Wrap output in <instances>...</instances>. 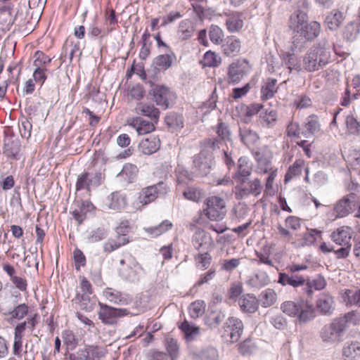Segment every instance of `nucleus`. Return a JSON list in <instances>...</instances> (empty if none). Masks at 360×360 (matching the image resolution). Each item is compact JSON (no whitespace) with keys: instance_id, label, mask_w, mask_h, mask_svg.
Masks as SVG:
<instances>
[{"instance_id":"nucleus-58","label":"nucleus","mask_w":360,"mask_h":360,"mask_svg":"<svg viewBox=\"0 0 360 360\" xmlns=\"http://www.w3.org/2000/svg\"><path fill=\"white\" fill-rule=\"evenodd\" d=\"M28 306L23 303L20 304L16 306L11 311L9 312V314L12 318L16 319H22L25 316H26L28 314Z\"/></svg>"},{"instance_id":"nucleus-33","label":"nucleus","mask_w":360,"mask_h":360,"mask_svg":"<svg viewBox=\"0 0 360 360\" xmlns=\"http://www.w3.org/2000/svg\"><path fill=\"white\" fill-rule=\"evenodd\" d=\"M175 58V55L170 51L169 53L157 56L153 61V64L157 70H166L171 67Z\"/></svg>"},{"instance_id":"nucleus-41","label":"nucleus","mask_w":360,"mask_h":360,"mask_svg":"<svg viewBox=\"0 0 360 360\" xmlns=\"http://www.w3.org/2000/svg\"><path fill=\"white\" fill-rule=\"evenodd\" d=\"M345 125L347 134L358 136L360 134V122L352 113L346 116Z\"/></svg>"},{"instance_id":"nucleus-52","label":"nucleus","mask_w":360,"mask_h":360,"mask_svg":"<svg viewBox=\"0 0 360 360\" xmlns=\"http://www.w3.org/2000/svg\"><path fill=\"white\" fill-rule=\"evenodd\" d=\"M104 295L109 301L114 303L122 304L127 303L126 299L122 297V294L112 288L106 289L104 291Z\"/></svg>"},{"instance_id":"nucleus-47","label":"nucleus","mask_w":360,"mask_h":360,"mask_svg":"<svg viewBox=\"0 0 360 360\" xmlns=\"http://www.w3.org/2000/svg\"><path fill=\"white\" fill-rule=\"evenodd\" d=\"M277 298V295L272 289H266L260 294V301L263 307H269L273 305Z\"/></svg>"},{"instance_id":"nucleus-62","label":"nucleus","mask_w":360,"mask_h":360,"mask_svg":"<svg viewBox=\"0 0 360 360\" xmlns=\"http://www.w3.org/2000/svg\"><path fill=\"white\" fill-rule=\"evenodd\" d=\"M301 131L302 129H300L299 124L292 121L288 124L285 134L290 138L299 139L302 134Z\"/></svg>"},{"instance_id":"nucleus-64","label":"nucleus","mask_w":360,"mask_h":360,"mask_svg":"<svg viewBox=\"0 0 360 360\" xmlns=\"http://www.w3.org/2000/svg\"><path fill=\"white\" fill-rule=\"evenodd\" d=\"M218 352L214 347H208L200 353L201 360H218Z\"/></svg>"},{"instance_id":"nucleus-14","label":"nucleus","mask_w":360,"mask_h":360,"mask_svg":"<svg viewBox=\"0 0 360 360\" xmlns=\"http://www.w3.org/2000/svg\"><path fill=\"white\" fill-rule=\"evenodd\" d=\"M156 123L152 120H146L141 117H133L128 121L129 125L133 127L139 135H144L153 131Z\"/></svg>"},{"instance_id":"nucleus-34","label":"nucleus","mask_w":360,"mask_h":360,"mask_svg":"<svg viewBox=\"0 0 360 360\" xmlns=\"http://www.w3.org/2000/svg\"><path fill=\"white\" fill-rule=\"evenodd\" d=\"M158 190L157 186H151L142 189L139 193V201L143 205L153 202L158 197Z\"/></svg>"},{"instance_id":"nucleus-18","label":"nucleus","mask_w":360,"mask_h":360,"mask_svg":"<svg viewBox=\"0 0 360 360\" xmlns=\"http://www.w3.org/2000/svg\"><path fill=\"white\" fill-rule=\"evenodd\" d=\"M315 310L311 303L301 300V307H300L299 314L296 316L299 323L304 324L312 321L316 316Z\"/></svg>"},{"instance_id":"nucleus-54","label":"nucleus","mask_w":360,"mask_h":360,"mask_svg":"<svg viewBox=\"0 0 360 360\" xmlns=\"http://www.w3.org/2000/svg\"><path fill=\"white\" fill-rule=\"evenodd\" d=\"M205 305L203 301H195L189 307V314L191 318L197 319L205 311Z\"/></svg>"},{"instance_id":"nucleus-59","label":"nucleus","mask_w":360,"mask_h":360,"mask_svg":"<svg viewBox=\"0 0 360 360\" xmlns=\"http://www.w3.org/2000/svg\"><path fill=\"white\" fill-rule=\"evenodd\" d=\"M96 352L91 348L79 349L73 360H94Z\"/></svg>"},{"instance_id":"nucleus-55","label":"nucleus","mask_w":360,"mask_h":360,"mask_svg":"<svg viewBox=\"0 0 360 360\" xmlns=\"http://www.w3.org/2000/svg\"><path fill=\"white\" fill-rule=\"evenodd\" d=\"M167 352L169 353L171 359L174 360L177 358L179 354V346L177 340L172 338H167L165 342Z\"/></svg>"},{"instance_id":"nucleus-20","label":"nucleus","mask_w":360,"mask_h":360,"mask_svg":"<svg viewBox=\"0 0 360 360\" xmlns=\"http://www.w3.org/2000/svg\"><path fill=\"white\" fill-rule=\"evenodd\" d=\"M321 124L317 116L311 115L307 117L302 127V134L305 138H310L320 131Z\"/></svg>"},{"instance_id":"nucleus-61","label":"nucleus","mask_w":360,"mask_h":360,"mask_svg":"<svg viewBox=\"0 0 360 360\" xmlns=\"http://www.w3.org/2000/svg\"><path fill=\"white\" fill-rule=\"evenodd\" d=\"M34 58V65L35 67L45 68L44 66L51 61V59L48 56L40 51L35 52Z\"/></svg>"},{"instance_id":"nucleus-57","label":"nucleus","mask_w":360,"mask_h":360,"mask_svg":"<svg viewBox=\"0 0 360 360\" xmlns=\"http://www.w3.org/2000/svg\"><path fill=\"white\" fill-rule=\"evenodd\" d=\"M359 32V27L356 23H349L343 32L344 37L348 41H353L356 39Z\"/></svg>"},{"instance_id":"nucleus-12","label":"nucleus","mask_w":360,"mask_h":360,"mask_svg":"<svg viewBox=\"0 0 360 360\" xmlns=\"http://www.w3.org/2000/svg\"><path fill=\"white\" fill-rule=\"evenodd\" d=\"M354 198L355 195L349 193L336 202L334 207L336 217H345L354 210L356 205Z\"/></svg>"},{"instance_id":"nucleus-49","label":"nucleus","mask_w":360,"mask_h":360,"mask_svg":"<svg viewBox=\"0 0 360 360\" xmlns=\"http://www.w3.org/2000/svg\"><path fill=\"white\" fill-rule=\"evenodd\" d=\"M172 227V224L169 220H165L161 222L158 226L149 227L146 229V231L150 233L153 235L154 236H160L165 232L169 231Z\"/></svg>"},{"instance_id":"nucleus-63","label":"nucleus","mask_w":360,"mask_h":360,"mask_svg":"<svg viewBox=\"0 0 360 360\" xmlns=\"http://www.w3.org/2000/svg\"><path fill=\"white\" fill-rule=\"evenodd\" d=\"M108 231L103 227H98L92 231L89 236V240L91 243L98 242L106 238Z\"/></svg>"},{"instance_id":"nucleus-43","label":"nucleus","mask_w":360,"mask_h":360,"mask_svg":"<svg viewBox=\"0 0 360 360\" xmlns=\"http://www.w3.org/2000/svg\"><path fill=\"white\" fill-rule=\"evenodd\" d=\"M300 307H301V300L297 302L286 301L281 305V311L291 317L297 316Z\"/></svg>"},{"instance_id":"nucleus-13","label":"nucleus","mask_w":360,"mask_h":360,"mask_svg":"<svg viewBox=\"0 0 360 360\" xmlns=\"http://www.w3.org/2000/svg\"><path fill=\"white\" fill-rule=\"evenodd\" d=\"M316 309L321 315L330 316L335 309L333 297L328 293L320 294L316 301Z\"/></svg>"},{"instance_id":"nucleus-11","label":"nucleus","mask_w":360,"mask_h":360,"mask_svg":"<svg viewBox=\"0 0 360 360\" xmlns=\"http://www.w3.org/2000/svg\"><path fill=\"white\" fill-rule=\"evenodd\" d=\"M20 142L13 134L6 135L4 140L3 153L11 160L20 159Z\"/></svg>"},{"instance_id":"nucleus-3","label":"nucleus","mask_w":360,"mask_h":360,"mask_svg":"<svg viewBox=\"0 0 360 360\" xmlns=\"http://www.w3.org/2000/svg\"><path fill=\"white\" fill-rule=\"evenodd\" d=\"M351 316L352 314L348 313L343 316L333 319L330 323L323 326L320 330V338L322 341L330 345L341 342L347 328V323Z\"/></svg>"},{"instance_id":"nucleus-22","label":"nucleus","mask_w":360,"mask_h":360,"mask_svg":"<svg viewBox=\"0 0 360 360\" xmlns=\"http://www.w3.org/2000/svg\"><path fill=\"white\" fill-rule=\"evenodd\" d=\"M238 305L243 313L252 314L258 309L259 301L255 295L246 294L239 298Z\"/></svg>"},{"instance_id":"nucleus-6","label":"nucleus","mask_w":360,"mask_h":360,"mask_svg":"<svg viewBox=\"0 0 360 360\" xmlns=\"http://www.w3.org/2000/svg\"><path fill=\"white\" fill-rule=\"evenodd\" d=\"M320 24L312 21L293 33V43L296 47H302L308 41L315 39L320 33Z\"/></svg>"},{"instance_id":"nucleus-5","label":"nucleus","mask_w":360,"mask_h":360,"mask_svg":"<svg viewBox=\"0 0 360 360\" xmlns=\"http://www.w3.org/2000/svg\"><path fill=\"white\" fill-rule=\"evenodd\" d=\"M203 214L212 221H220L226 213V203L223 198L218 196H211L206 199Z\"/></svg>"},{"instance_id":"nucleus-26","label":"nucleus","mask_w":360,"mask_h":360,"mask_svg":"<svg viewBox=\"0 0 360 360\" xmlns=\"http://www.w3.org/2000/svg\"><path fill=\"white\" fill-rule=\"evenodd\" d=\"M221 48L225 55L234 56L240 50V41L235 36L228 37L222 44Z\"/></svg>"},{"instance_id":"nucleus-24","label":"nucleus","mask_w":360,"mask_h":360,"mask_svg":"<svg viewBox=\"0 0 360 360\" xmlns=\"http://www.w3.org/2000/svg\"><path fill=\"white\" fill-rule=\"evenodd\" d=\"M138 168L132 164H125L117 175V179L122 184H129L134 181L138 174Z\"/></svg>"},{"instance_id":"nucleus-39","label":"nucleus","mask_w":360,"mask_h":360,"mask_svg":"<svg viewBox=\"0 0 360 360\" xmlns=\"http://www.w3.org/2000/svg\"><path fill=\"white\" fill-rule=\"evenodd\" d=\"M195 31L192 22L189 20H184L180 22L178 29V35L181 40H186L191 38Z\"/></svg>"},{"instance_id":"nucleus-4","label":"nucleus","mask_w":360,"mask_h":360,"mask_svg":"<svg viewBox=\"0 0 360 360\" xmlns=\"http://www.w3.org/2000/svg\"><path fill=\"white\" fill-rule=\"evenodd\" d=\"M142 267L134 257L129 255L120 261L118 267L119 276L129 282H137L140 279Z\"/></svg>"},{"instance_id":"nucleus-29","label":"nucleus","mask_w":360,"mask_h":360,"mask_svg":"<svg viewBox=\"0 0 360 360\" xmlns=\"http://www.w3.org/2000/svg\"><path fill=\"white\" fill-rule=\"evenodd\" d=\"M226 25L229 32H239L243 27L241 14L237 12L229 14L226 20Z\"/></svg>"},{"instance_id":"nucleus-2","label":"nucleus","mask_w":360,"mask_h":360,"mask_svg":"<svg viewBox=\"0 0 360 360\" xmlns=\"http://www.w3.org/2000/svg\"><path fill=\"white\" fill-rule=\"evenodd\" d=\"M218 143L216 139H207L202 142L201 151L193 159V165L198 174L205 176L210 172L214 162L212 151L219 148Z\"/></svg>"},{"instance_id":"nucleus-37","label":"nucleus","mask_w":360,"mask_h":360,"mask_svg":"<svg viewBox=\"0 0 360 360\" xmlns=\"http://www.w3.org/2000/svg\"><path fill=\"white\" fill-rule=\"evenodd\" d=\"M277 80L273 78H269L265 82L261 89V98L264 101L272 98L278 90L276 86Z\"/></svg>"},{"instance_id":"nucleus-16","label":"nucleus","mask_w":360,"mask_h":360,"mask_svg":"<svg viewBox=\"0 0 360 360\" xmlns=\"http://www.w3.org/2000/svg\"><path fill=\"white\" fill-rule=\"evenodd\" d=\"M251 173L252 167L248 158L240 157L238 160L237 170L233 176V179H236L238 183L246 182Z\"/></svg>"},{"instance_id":"nucleus-21","label":"nucleus","mask_w":360,"mask_h":360,"mask_svg":"<svg viewBox=\"0 0 360 360\" xmlns=\"http://www.w3.org/2000/svg\"><path fill=\"white\" fill-rule=\"evenodd\" d=\"M153 97L157 105L162 106L164 109L169 107V100L173 97L172 93L165 86H157L153 90Z\"/></svg>"},{"instance_id":"nucleus-23","label":"nucleus","mask_w":360,"mask_h":360,"mask_svg":"<svg viewBox=\"0 0 360 360\" xmlns=\"http://www.w3.org/2000/svg\"><path fill=\"white\" fill-rule=\"evenodd\" d=\"M134 110L136 114L148 117L150 120L158 122L160 111L153 104H148L145 103H138L136 105Z\"/></svg>"},{"instance_id":"nucleus-45","label":"nucleus","mask_w":360,"mask_h":360,"mask_svg":"<svg viewBox=\"0 0 360 360\" xmlns=\"http://www.w3.org/2000/svg\"><path fill=\"white\" fill-rule=\"evenodd\" d=\"M304 162L303 160H297L292 165H291L285 176V181L287 182L291 180L295 176H299L301 172L302 167H304Z\"/></svg>"},{"instance_id":"nucleus-8","label":"nucleus","mask_w":360,"mask_h":360,"mask_svg":"<svg viewBox=\"0 0 360 360\" xmlns=\"http://www.w3.org/2000/svg\"><path fill=\"white\" fill-rule=\"evenodd\" d=\"M250 70L251 65L246 59L238 60L231 63L227 71L228 83L238 84Z\"/></svg>"},{"instance_id":"nucleus-9","label":"nucleus","mask_w":360,"mask_h":360,"mask_svg":"<svg viewBox=\"0 0 360 360\" xmlns=\"http://www.w3.org/2000/svg\"><path fill=\"white\" fill-rule=\"evenodd\" d=\"M99 306L98 318L106 324H112L117 317L128 314L126 309H117L102 303H99Z\"/></svg>"},{"instance_id":"nucleus-60","label":"nucleus","mask_w":360,"mask_h":360,"mask_svg":"<svg viewBox=\"0 0 360 360\" xmlns=\"http://www.w3.org/2000/svg\"><path fill=\"white\" fill-rule=\"evenodd\" d=\"M32 125L27 118H23L19 124V131L22 138L29 139L31 136Z\"/></svg>"},{"instance_id":"nucleus-44","label":"nucleus","mask_w":360,"mask_h":360,"mask_svg":"<svg viewBox=\"0 0 360 360\" xmlns=\"http://www.w3.org/2000/svg\"><path fill=\"white\" fill-rule=\"evenodd\" d=\"M277 117V112L273 109L266 110L259 116L262 124L269 128L273 127L276 124Z\"/></svg>"},{"instance_id":"nucleus-35","label":"nucleus","mask_w":360,"mask_h":360,"mask_svg":"<svg viewBox=\"0 0 360 360\" xmlns=\"http://www.w3.org/2000/svg\"><path fill=\"white\" fill-rule=\"evenodd\" d=\"M226 317V313L222 309H213L205 319V323L210 328H217Z\"/></svg>"},{"instance_id":"nucleus-38","label":"nucleus","mask_w":360,"mask_h":360,"mask_svg":"<svg viewBox=\"0 0 360 360\" xmlns=\"http://www.w3.org/2000/svg\"><path fill=\"white\" fill-rule=\"evenodd\" d=\"M305 285L307 288L305 289L306 292L308 295H311L313 293V289L316 290H321L323 289L326 285V281L323 276L318 275L314 279L307 278Z\"/></svg>"},{"instance_id":"nucleus-7","label":"nucleus","mask_w":360,"mask_h":360,"mask_svg":"<svg viewBox=\"0 0 360 360\" xmlns=\"http://www.w3.org/2000/svg\"><path fill=\"white\" fill-rule=\"evenodd\" d=\"M262 189L261 181L257 178L246 182L240 181L235 187V198L236 200H242L250 195L257 197L262 193Z\"/></svg>"},{"instance_id":"nucleus-15","label":"nucleus","mask_w":360,"mask_h":360,"mask_svg":"<svg viewBox=\"0 0 360 360\" xmlns=\"http://www.w3.org/2000/svg\"><path fill=\"white\" fill-rule=\"evenodd\" d=\"M101 181V174H96L94 178L88 172H84L78 176L76 183V190H85L90 192L91 186H98Z\"/></svg>"},{"instance_id":"nucleus-31","label":"nucleus","mask_w":360,"mask_h":360,"mask_svg":"<svg viewBox=\"0 0 360 360\" xmlns=\"http://www.w3.org/2000/svg\"><path fill=\"white\" fill-rule=\"evenodd\" d=\"M307 24V15L306 11L297 10L290 16V27L293 33Z\"/></svg>"},{"instance_id":"nucleus-30","label":"nucleus","mask_w":360,"mask_h":360,"mask_svg":"<svg viewBox=\"0 0 360 360\" xmlns=\"http://www.w3.org/2000/svg\"><path fill=\"white\" fill-rule=\"evenodd\" d=\"M345 360H360V343H346L342 349Z\"/></svg>"},{"instance_id":"nucleus-36","label":"nucleus","mask_w":360,"mask_h":360,"mask_svg":"<svg viewBox=\"0 0 360 360\" xmlns=\"http://www.w3.org/2000/svg\"><path fill=\"white\" fill-rule=\"evenodd\" d=\"M179 328L188 341L193 340L200 334V328L195 324L190 323L186 320L181 323Z\"/></svg>"},{"instance_id":"nucleus-50","label":"nucleus","mask_w":360,"mask_h":360,"mask_svg":"<svg viewBox=\"0 0 360 360\" xmlns=\"http://www.w3.org/2000/svg\"><path fill=\"white\" fill-rule=\"evenodd\" d=\"M196 266L201 267L202 269H207L211 263L212 257L208 251L199 252L194 257Z\"/></svg>"},{"instance_id":"nucleus-40","label":"nucleus","mask_w":360,"mask_h":360,"mask_svg":"<svg viewBox=\"0 0 360 360\" xmlns=\"http://www.w3.org/2000/svg\"><path fill=\"white\" fill-rule=\"evenodd\" d=\"M343 20L342 13L334 10L326 16L325 22L330 30H336L340 26Z\"/></svg>"},{"instance_id":"nucleus-17","label":"nucleus","mask_w":360,"mask_h":360,"mask_svg":"<svg viewBox=\"0 0 360 360\" xmlns=\"http://www.w3.org/2000/svg\"><path fill=\"white\" fill-rule=\"evenodd\" d=\"M278 283L283 286L290 285L295 288L305 285L306 279L301 275L288 273H279Z\"/></svg>"},{"instance_id":"nucleus-56","label":"nucleus","mask_w":360,"mask_h":360,"mask_svg":"<svg viewBox=\"0 0 360 360\" xmlns=\"http://www.w3.org/2000/svg\"><path fill=\"white\" fill-rule=\"evenodd\" d=\"M165 122L168 126L172 128L183 127L184 125L182 116L174 112L167 115Z\"/></svg>"},{"instance_id":"nucleus-28","label":"nucleus","mask_w":360,"mask_h":360,"mask_svg":"<svg viewBox=\"0 0 360 360\" xmlns=\"http://www.w3.org/2000/svg\"><path fill=\"white\" fill-rule=\"evenodd\" d=\"M126 198L120 192L112 193L107 198L106 206L113 210H118L125 207Z\"/></svg>"},{"instance_id":"nucleus-42","label":"nucleus","mask_w":360,"mask_h":360,"mask_svg":"<svg viewBox=\"0 0 360 360\" xmlns=\"http://www.w3.org/2000/svg\"><path fill=\"white\" fill-rule=\"evenodd\" d=\"M94 208V205L89 201H84L81 203L78 209L72 211V214L74 219L80 224L86 218V214Z\"/></svg>"},{"instance_id":"nucleus-19","label":"nucleus","mask_w":360,"mask_h":360,"mask_svg":"<svg viewBox=\"0 0 360 360\" xmlns=\"http://www.w3.org/2000/svg\"><path fill=\"white\" fill-rule=\"evenodd\" d=\"M192 243L194 248L201 252L208 251L212 244L211 236L202 231H197L193 236Z\"/></svg>"},{"instance_id":"nucleus-32","label":"nucleus","mask_w":360,"mask_h":360,"mask_svg":"<svg viewBox=\"0 0 360 360\" xmlns=\"http://www.w3.org/2000/svg\"><path fill=\"white\" fill-rule=\"evenodd\" d=\"M240 141L248 148L255 145L259 141V136L255 131L247 128H240Z\"/></svg>"},{"instance_id":"nucleus-1","label":"nucleus","mask_w":360,"mask_h":360,"mask_svg":"<svg viewBox=\"0 0 360 360\" xmlns=\"http://www.w3.org/2000/svg\"><path fill=\"white\" fill-rule=\"evenodd\" d=\"M330 58V46L326 41H321L314 44L304 54L300 70L308 72L318 71L329 63Z\"/></svg>"},{"instance_id":"nucleus-51","label":"nucleus","mask_w":360,"mask_h":360,"mask_svg":"<svg viewBox=\"0 0 360 360\" xmlns=\"http://www.w3.org/2000/svg\"><path fill=\"white\" fill-rule=\"evenodd\" d=\"M322 231L316 229H307V232L303 235L302 245H314L317 237L321 236Z\"/></svg>"},{"instance_id":"nucleus-10","label":"nucleus","mask_w":360,"mask_h":360,"mask_svg":"<svg viewBox=\"0 0 360 360\" xmlns=\"http://www.w3.org/2000/svg\"><path fill=\"white\" fill-rule=\"evenodd\" d=\"M243 321L235 316L229 317L224 324V331L228 333L231 342H236L240 338L243 332Z\"/></svg>"},{"instance_id":"nucleus-46","label":"nucleus","mask_w":360,"mask_h":360,"mask_svg":"<svg viewBox=\"0 0 360 360\" xmlns=\"http://www.w3.org/2000/svg\"><path fill=\"white\" fill-rule=\"evenodd\" d=\"M330 237L334 243L340 245L348 243L347 240L350 239L349 232L344 227H340L333 232Z\"/></svg>"},{"instance_id":"nucleus-27","label":"nucleus","mask_w":360,"mask_h":360,"mask_svg":"<svg viewBox=\"0 0 360 360\" xmlns=\"http://www.w3.org/2000/svg\"><path fill=\"white\" fill-rule=\"evenodd\" d=\"M129 242V238L125 236H116L115 238H109L103 244V251L107 253L112 252L120 247L127 244Z\"/></svg>"},{"instance_id":"nucleus-48","label":"nucleus","mask_w":360,"mask_h":360,"mask_svg":"<svg viewBox=\"0 0 360 360\" xmlns=\"http://www.w3.org/2000/svg\"><path fill=\"white\" fill-rule=\"evenodd\" d=\"M221 57L211 51H208L205 53L202 60V65L207 67H217L221 64Z\"/></svg>"},{"instance_id":"nucleus-25","label":"nucleus","mask_w":360,"mask_h":360,"mask_svg":"<svg viewBox=\"0 0 360 360\" xmlns=\"http://www.w3.org/2000/svg\"><path fill=\"white\" fill-rule=\"evenodd\" d=\"M160 146V139L156 136H150L142 140L139 145V150L146 155H151L155 153Z\"/></svg>"},{"instance_id":"nucleus-53","label":"nucleus","mask_w":360,"mask_h":360,"mask_svg":"<svg viewBox=\"0 0 360 360\" xmlns=\"http://www.w3.org/2000/svg\"><path fill=\"white\" fill-rule=\"evenodd\" d=\"M209 37L212 43L219 44L223 41L224 32L217 25H211L209 30Z\"/></svg>"}]
</instances>
